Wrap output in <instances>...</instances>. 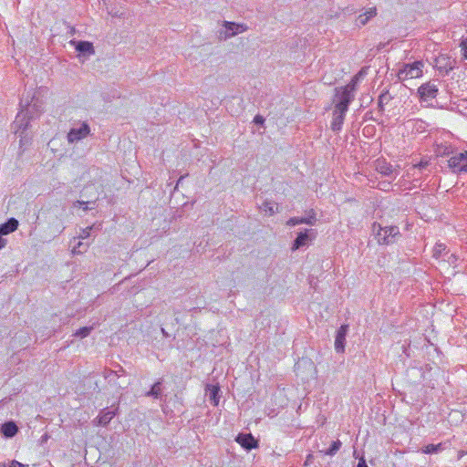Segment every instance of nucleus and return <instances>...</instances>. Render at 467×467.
Returning <instances> with one entry per match:
<instances>
[{
    "label": "nucleus",
    "mask_w": 467,
    "mask_h": 467,
    "mask_svg": "<svg viewBox=\"0 0 467 467\" xmlns=\"http://www.w3.org/2000/svg\"><path fill=\"white\" fill-rule=\"evenodd\" d=\"M444 447L442 443L438 444H428L421 449V451L425 454L439 453L443 451Z\"/></svg>",
    "instance_id": "a878e982"
},
{
    "label": "nucleus",
    "mask_w": 467,
    "mask_h": 467,
    "mask_svg": "<svg viewBox=\"0 0 467 467\" xmlns=\"http://www.w3.org/2000/svg\"><path fill=\"white\" fill-rule=\"evenodd\" d=\"M5 245H6V240H5V239H4V238L0 235V249L4 248Z\"/></svg>",
    "instance_id": "79ce46f5"
},
{
    "label": "nucleus",
    "mask_w": 467,
    "mask_h": 467,
    "mask_svg": "<svg viewBox=\"0 0 467 467\" xmlns=\"http://www.w3.org/2000/svg\"><path fill=\"white\" fill-rule=\"evenodd\" d=\"M147 397H152L157 400H161V380L155 382L150 389L145 394Z\"/></svg>",
    "instance_id": "b1692460"
},
{
    "label": "nucleus",
    "mask_w": 467,
    "mask_h": 467,
    "mask_svg": "<svg viewBox=\"0 0 467 467\" xmlns=\"http://www.w3.org/2000/svg\"><path fill=\"white\" fill-rule=\"evenodd\" d=\"M316 237V232L313 229L305 230V232H300L293 243L292 250L296 251L300 249L301 247L306 246L311 240Z\"/></svg>",
    "instance_id": "9d476101"
},
{
    "label": "nucleus",
    "mask_w": 467,
    "mask_h": 467,
    "mask_svg": "<svg viewBox=\"0 0 467 467\" xmlns=\"http://www.w3.org/2000/svg\"><path fill=\"white\" fill-rule=\"evenodd\" d=\"M0 467H8L5 463H0Z\"/></svg>",
    "instance_id": "49530a36"
},
{
    "label": "nucleus",
    "mask_w": 467,
    "mask_h": 467,
    "mask_svg": "<svg viewBox=\"0 0 467 467\" xmlns=\"http://www.w3.org/2000/svg\"><path fill=\"white\" fill-rule=\"evenodd\" d=\"M429 162L426 161H420L419 163L413 165V168H417V169H423V168H426L428 166Z\"/></svg>",
    "instance_id": "e433bc0d"
},
{
    "label": "nucleus",
    "mask_w": 467,
    "mask_h": 467,
    "mask_svg": "<svg viewBox=\"0 0 467 467\" xmlns=\"http://www.w3.org/2000/svg\"><path fill=\"white\" fill-rule=\"evenodd\" d=\"M439 94V88L435 81H428L421 84L416 92V97L420 105L424 108L435 107L436 98Z\"/></svg>",
    "instance_id": "f03ea898"
},
{
    "label": "nucleus",
    "mask_w": 467,
    "mask_h": 467,
    "mask_svg": "<svg viewBox=\"0 0 467 467\" xmlns=\"http://www.w3.org/2000/svg\"><path fill=\"white\" fill-rule=\"evenodd\" d=\"M457 260L458 258L454 254H448L444 262H447L450 265H455Z\"/></svg>",
    "instance_id": "2f4dec72"
},
{
    "label": "nucleus",
    "mask_w": 467,
    "mask_h": 467,
    "mask_svg": "<svg viewBox=\"0 0 467 467\" xmlns=\"http://www.w3.org/2000/svg\"><path fill=\"white\" fill-rule=\"evenodd\" d=\"M1 431L5 437L12 438L17 433L18 428L14 421H7L2 425Z\"/></svg>",
    "instance_id": "aec40b11"
},
{
    "label": "nucleus",
    "mask_w": 467,
    "mask_h": 467,
    "mask_svg": "<svg viewBox=\"0 0 467 467\" xmlns=\"http://www.w3.org/2000/svg\"><path fill=\"white\" fill-rule=\"evenodd\" d=\"M36 93L35 90H28L20 99V108L32 119L43 111V102L36 97Z\"/></svg>",
    "instance_id": "20e7f679"
},
{
    "label": "nucleus",
    "mask_w": 467,
    "mask_h": 467,
    "mask_svg": "<svg viewBox=\"0 0 467 467\" xmlns=\"http://www.w3.org/2000/svg\"><path fill=\"white\" fill-rule=\"evenodd\" d=\"M90 133L89 125L87 122H80L75 125L67 133V141L69 143H76L87 138Z\"/></svg>",
    "instance_id": "0eeeda50"
},
{
    "label": "nucleus",
    "mask_w": 467,
    "mask_h": 467,
    "mask_svg": "<svg viewBox=\"0 0 467 467\" xmlns=\"http://www.w3.org/2000/svg\"><path fill=\"white\" fill-rule=\"evenodd\" d=\"M76 44V49L82 54H94V47L90 42L88 41H78L74 42Z\"/></svg>",
    "instance_id": "5701e85b"
},
{
    "label": "nucleus",
    "mask_w": 467,
    "mask_h": 467,
    "mask_svg": "<svg viewBox=\"0 0 467 467\" xmlns=\"http://www.w3.org/2000/svg\"><path fill=\"white\" fill-rule=\"evenodd\" d=\"M100 227V224L96 226L95 224L91 225V226H88V227H86L84 229L81 230V233L79 234L78 239H87L88 237H89L90 235V233L93 229H99Z\"/></svg>",
    "instance_id": "c85d7f7f"
},
{
    "label": "nucleus",
    "mask_w": 467,
    "mask_h": 467,
    "mask_svg": "<svg viewBox=\"0 0 467 467\" xmlns=\"http://www.w3.org/2000/svg\"><path fill=\"white\" fill-rule=\"evenodd\" d=\"M424 63L422 61H414L411 63H403L397 69V78L400 82L420 78L423 75Z\"/></svg>",
    "instance_id": "7ed1b4c3"
},
{
    "label": "nucleus",
    "mask_w": 467,
    "mask_h": 467,
    "mask_svg": "<svg viewBox=\"0 0 467 467\" xmlns=\"http://www.w3.org/2000/svg\"><path fill=\"white\" fill-rule=\"evenodd\" d=\"M377 170L383 175L396 178L399 174L398 171L389 163L380 161L377 165Z\"/></svg>",
    "instance_id": "dca6fc26"
},
{
    "label": "nucleus",
    "mask_w": 467,
    "mask_h": 467,
    "mask_svg": "<svg viewBox=\"0 0 467 467\" xmlns=\"http://www.w3.org/2000/svg\"><path fill=\"white\" fill-rule=\"evenodd\" d=\"M372 232L378 244L380 245H389L397 242L400 236L398 226H381L378 223L372 224Z\"/></svg>",
    "instance_id": "f257e3e1"
},
{
    "label": "nucleus",
    "mask_w": 467,
    "mask_h": 467,
    "mask_svg": "<svg viewBox=\"0 0 467 467\" xmlns=\"http://www.w3.org/2000/svg\"><path fill=\"white\" fill-rule=\"evenodd\" d=\"M414 124H415L416 126H418V127H417V130H423V129H425V122H424V121H422V120H416V121L414 122Z\"/></svg>",
    "instance_id": "4c0bfd02"
},
{
    "label": "nucleus",
    "mask_w": 467,
    "mask_h": 467,
    "mask_svg": "<svg viewBox=\"0 0 467 467\" xmlns=\"http://www.w3.org/2000/svg\"><path fill=\"white\" fill-rule=\"evenodd\" d=\"M302 218H303L304 223H306V224L314 225L316 223V215L314 213L309 216L302 217Z\"/></svg>",
    "instance_id": "473e14b6"
},
{
    "label": "nucleus",
    "mask_w": 467,
    "mask_h": 467,
    "mask_svg": "<svg viewBox=\"0 0 467 467\" xmlns=\"http://www.w3.org/2000/svg\"><path fill=\"white\" fill-rule=\"evenodd\" d=\"M461 47L463 51L464 57L467 58V37L462 41Z\"/></svg>",
    "instance_id": "f704fd0d"
},
{
    "label": "nucleus",
    "mask_w": 467,
    "mask_h": 467,
    "mask_svg": "<svg viewBox=\"0 0 467 467\" xmlns=\"http://www.w3.org/2000/svg\"><path fill=\"white\" fill-rule=\"evenodd\" d=\"M89 246V244H85L83 242H81L80 240L77 243V244H75L72 248V253L73 254H83L85 253L88 248Z\"/></svg>",
    "instance_id": "cd10ccee"
},
{
    "label": "nucleus",
    "mask_w": 467,
    "mask_h": 467,
    "mask_svg": "<svg viewBox=\"0 0 467 467\" xmlns=\"http://www.w3.org/2000/svg\"><path fill=\"white\" fill-rule=\"evenodd\" d=\"M220 388L216 385H207L206 386V395L209 397V400L213 406H217L219 403L220 396Z\"/></svg>",
    "instance_id": "a211bd4d"
},
{
    "label": "nucleus",
    "mask_w": 467,
    "mask_h": 467,
    "mask_svg": "<svg viewBox=\"0 0 467 467\" xmlns=\"http://www.w3.org/2000/svg\"><path fill=\"white\" fill-rule=\"evenodd\" d=\"M116 410H111L105 409L100 411L99 415L95 419L94 422L96 425L106 426L115 417Z\"/></svg>",
    "instance_id": "4468645a"
},
{
    "label": "nucleus",
    "mask_w": 467,
    "mask_h": 467,
    "mask_svg": "<svg viewBox=\"0 0 467 467\" xmlns=\"http://www.w3.org/2000/svg\"><path fill=\"white\" fill-rule=\"evenodd\" d=\"M88 203H89L88 202H85V201H77V202L74 204V206L80 207L83 210L87 211L89 209Z\"/></svg>",
    "instance_id": "72a5a7b5"
},
{
    "label": "nucleus",
    "mask_w": 467,
    "mask_h": 467,
    "mask_svg": "<svg viewBox=\"0 0 467 467\" xmlns=\"http://www.w3.org/2000/svg\"><path fill=\"white\" fill-rule=\"evenodd\" d=\"M110 375H116L115 372L110 371L109 375L105 376L106 378H109Z\"/></svg>",
    "instance_id": "a18cd8bd"
},
{
    "label": "nucleus",
    "mask_w": 467,
    "mask_h": 467,
    "mask_svg": "<svg viewBox=\"0 0 467 467\" xmlns=\"http://www.w3.org/2000/svg\"><path fill=\"white\" fill-rule=\"evenodd\" d=\"M432 255L435 259L445 261V257L448 255L449 251L446 249V245L442 243H436L433 247Z\"/></svg>",
    "instance_id": "6ab92c4d"
},
{
    "label": "nucleus",
    "mask_w": 467,
    "mask_h": 467,
    "mask_svg": "<svg viewBox=\"0 0 467 467\" xmlns=\"http://www.w3.org/2000/svg\"><path fill=\"white\" fill-rule=\"evenodd\" d=\"M357 467H368L366 461L364 458H361L358 463Z\"/></svg>",
    "instance_id": "a19ab883"
},
{
    "label": "nucleus",
    "mask_w": 467,
    "mask_h": 467,
    "mask_svg": "<svg viewBox=\"0 0 467 467\" xmlns=\"http://www.w3.org/2000/svg\"><path fill=\"white\" fill-rule=\"evenodd\" d=\"M16 135L19 138V146L21 150L25 151L26 148L31 144L32 136L28 132L16 133Z\"/></svg>",
    "instance_id": "393cba45"
},
{
    "label": "nucleus",
    "mask_w": 467,
    "mask_h": 467,
    "mask_svg": "<svg viewBox=\"0 0 467 467\" xmlns=\"http://www.w3.org/2000/svg\"><path fill=\"white\" fill-rule=\"evenodd\" d=\"M238 442L245 450H252L258 446L257 441L254 438L251 433H240L235 438Z\"/></svg>",
    "instance_id": "9b49d317"
},
{
    "label": "nucleus",
    "mask_w": 467,
    "mask_h": 467,
    "mask_svg": "<svg viewBox=\"0 0 467 467\" xmlns=\"http://www.w3.org/2000/svg\"><path fill=\"white\" fill-rule=\"evenodd\" d=\"M18 227V221L15 218H9L5 223L0 225V234L6 235L15 232Z\"/></svg>",
    "instance_id": "f3484780"
},
{
    "label": "nucleus",
    "mask_w": 467,
    "mask_h": 467,
    "mask_svg": "<svg viewBox=\"0 0 467 467\" xmlns=\"http://www.w3.org/2000/svg\"><path fill=\"white\" fill-rule=\"evenodd\" d=\"M448 167L454 173L467 171V150L453 151L448 160Z\"/></svg>",
    "instance_id": "423d86ee"
},
{
    "label": "nucleus",
    "mask_w": 467,
    "mask_h": 467,
    "mask_svg": "<svg viewBox=\"0 0 467 467\" xmlns=\"http://www.w3.org/2000/svg\"><path fill=\"white\" fill-rule=\"evenodd\" d=\"M8 467H24V464H22L21 462H17V461H16V460H13V461L9 463Z\"/></svg>",
    "instance_id": "58836bf2"
},
{
    "label": "nucleus",
    "mask_w": 467,
    "mask_h": 467,
    "mask_svg": "<svg viewBox=\"0 0 467 467\" xmlns=\"http://www.w3.org/2000/svg\"><path fill=\"white\" fill-rule=\"evenodd\" d=\"M349 99H336L335 109L333 111V119L331 122V129L334 131H339L345 119V115L348 110Z\"/></svg>",
    "instance_id": "39448f33"
},
{
    "label": "nucleus",
    "mask_w": 467,
    "mask_h": 467,
    "mask_svg": "<svg viewBox=\"0 0 467 467\" xmlns=\"http://www.w3.org/2000/svg\"><path fill=\"white\" fill-rule=\"evenodd\" d=\"M377 15V9L376 7H369L366 9V11L363 14H360L357 19L356 24L358 26H365L372 17H374Z\"/></svg>",
    "instance_id": "2eb2a0df"
},
{
    "label": "nucleus",
    "mask_w": 467,
    "mask_h": 467,
    "mask_svg": "<svg viewBox=\"0 0 467 467\" xmlns=\"http://www.w3.org/2000/svg\"><path fill=\"white\" fill-rule=\"evenodd\" d=\"M341 445L342 443L339 440L333 441L329 449L324 451V454L328 456H334L339 451Z\"/></svg>",
    "instance_id": "bb28decb"
},
{
    "label": "nucleus",
    "mask_w": 467,
    "mask_h": 467,
    "mask_svg": "<svg viewBox=\"0 0 467 467\" xmlns=\"http://www.w3.org/2000/svg\"><path fill=\"white\" fill-rule=\"evenodd\" d=\"M359 80L358 78L353 77L351 81L346 85L345 87L339 88L336 89V99H349V102L351 103L355 99V92L357 90V87Z\"/></svg>",
    "instance_id": "6e6552de"
},
{
    "label": "nucleus",
    "mask_w": 467,
    "mask_h": 467,
    "mask_svg": "<svg viewBox=\"0 0 467 467\" xmlns=\"http://www.w3.org/2000/svg\"><path fill=\"white\" fill-rule=\"evenodd\" d=\"M30 119H32V118H30V116L21 109V111L16 115L12 125L15 134L27 132Z\"/></svg>",
    "instance_id": "1a4fd4ad"
},
{
    "label": "nucleus",
    "mask_w": 467,
    "mask_h": 467,
    "mask_svg": "<svg viewBox=\"0 0 467 467\" xmlns=\"http://www.w3.org/2000/svg\"><path fill=\"white\" fill-rule=\"evenodd\" d=\"M434 152L438 157H444L452 155L453 150L450 144L440 143L435 145Z\"/></svg>",
    "instance_id": "412c9836"
},
{
    "label": "nucleus",
    "mask_w": 467,
    "mask_h": 467,
    "mask_svg": "<svg viewBox=\"0 0 467 467\" xmlns=\"http://www.w3.org/2000/svg\"><path fill=\"white\" fill-rule=\"evenodd\" d=\"M385 98H386V96H385V95H381V96L379 97V106L380 108H382V105H383V103H384V99H385Z\"/></svg>",
    "instance_id": "37998d69"
},
{
    "label": "nucleus",
    "mask_w": 467,
    "mask_h": 467,
    "mask_svg": "<svg viewBox=\"0 0 467 467\" xmlns=\"http://www.w3.org/2000/svg\"><path fill=\"white\" fill-rule=\"evenodd\" d=\"M254 122L262 125L265 122V119L261 115H256L254 119Z\"/></svg>",
    "instance_id": "c9c22d12"
},
{
    "label": "nucleus",
    "mask_w": 467,
    "mask_h": 467,
    "mask_svg": "<svg viewBox=\"0 0 467 467\" xmlns=\"http://www.w3.org/2000/svg\"><path fill=\"white\" fill-rule=\"evenodd\" d=\"M366 75L365 69H361L358 74H356L354 77L358 78V79L360 81L363 77Z\"/></svg>",
    "instance_id": "ea45409f"
},
{
    "label": "nucleus",
    "mask_w": 467,
    "mask_h": 467,
    "mask_svg": "<svg viewBox=\"0 0 467 467\" xmlns=\"http://www.w3.org/2000/svg\"><path fill=\"white\" fill-rule=\"evenodd\" d=\"M246 26L243 24H236L233 22H225L224 38L234 36L236 34L242 33L246 30Z\"/></svg>",
    "instance_id": "ddd939ff"
},
{
    "label": "nucleus",
    "mask_w": 467,
    "mask_h": 467,
    "mask_svg": "<svg viewBox=\"0 0 467 467\" xmlns=\"http://www.w3.org/2000/svg\"><path fill=\"white\" fill-rule=\"evenodd\" d=\"M301 223H304L302 217H292L286 222V224L289 226H295Z\"/></svg>",
    "instance_id": "7c9ffc66"
},
{
    "label": "nucleus",
    "mask_w": 467,
    "mask_h": 467,
    "mask_svg": "<svg viewBox=\"0 0 467 467\" xmlns=\"http://www.w3.org/2000/svg\"><path fill=\"white\" fill-rule=\"evenodd\" d=\"M260 210L265 214V215H273L278 211V205L275 202L271 201H265L260 205Z\"/></svg>",
    "instance_id": "4be33fe9"
},
{
    "label": "nucleus",
    "mask_w": 467,
    "mask_h": 467,
    "mask_svg": "<svg viewBox=\"0 0 467 467\" xmlns=\"http://www.w3.org/2000/svg\"><path fill=\"white\" fill-rule=\"evenodd\" d=\"M183 178H184L183 176H181V177L179 178V180L177 181V186L182 182V181L183 180Z\"/></svg>",
    "instance_id": "c03bdc74"
},
{
    "label": "nucleus",
    "mask_w": 467,
    "mask_h": 467,
    "mask_svg": "<svg viewBox=\"0 0 467 467\" xmlns=\"http://www.w3.org/2000/svg\"><path fill=\"white\" fill-rule=\"evenodd\" d=\"M348 326L342 325L337 331L335 338V349L337 353H343L345 350V341L348 333Z\"/></svg>",
    "instance_id": "f8f14e48"
},
{
    "label": "nucleus",
    "mask_w": 467,
    "mask_h": 467,
    "mask_svg": "<svg viewBox=\"0 0 467 467\" xmlns=\"http://www.w3.org/2000/svg\"><path fill=\"white\" fill-rule=\"evenodd\" d=\"M91 330H92V327H83L78 329L74 333V336L77 337L84 338L90 334Z\"/></svg>",
    "instance_id": "c756f323"
}]
</instances>
